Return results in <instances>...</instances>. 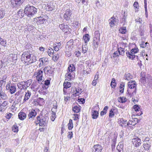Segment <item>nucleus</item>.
Returning <instances> with one entry per match:
<instances>
[{"label": "nucleus", "mask_w": 152, "mask_h": 152, "mask_svg": "<svg viewBox=\"0 0 152 152\" xmlns=\"http://www.w3.org/2000/svg\"><path fill=\"white\" fill-rule=\"evenodd\" d=\"M21 58L22 61L31 64L37 61V57L33 53L29 50L25 51L22 55Z\"/></svg>", "instance_id": "obj_1"}, {"label": "nucleus", "mask_w": 152, "mask_h": 152, "mask_svg": "<svg viewBox=\"0 0 152 152\" xmlns=\"http://www.w3.org/2000/svg\"><path fill=\"white\" fill-rule=\"evenodd\" d=\"M128 86L130 90L128 89L127 95L129 94V96L131 95V96H134L136 93L137 84L136 82L134 80H131L128 82ZM130 96L131 97V96Z\"/></svg>", "instance_id": "obj_2"}, {"label": "nucleus", "mask_w": 152, "mask_h": 152, "mask_svg": "<svg viewBox=\"0 0 152 152\" xmlns=\"http://www.w3.org/2000/svg\"><path fill=\"white\" fill-rule=\"evenodd\" d=\"M37 8L29 5H27L24 10V13L28 17L31 18L37 13Z\"/></svg>", "instance_id": "obj_3"}, {"label": "nucleus", "mask_w": 152, "mask_h": 152, "mask_svg": "<svg viewBox=\"0 0 152 152\" xmlns=\"http://www.w3.org/2000/svg\"><path fill=\"white\" fill-rule=\"evenodd\" d=\"M37 122L36 124H39L40 126H45L46 125L47 120V118L43 116H38L37 117Z\"/></svg>", "instance_id": "obj_4"}, {"label": "nucleus", "mask_w": 152, "mask_h": 152, "mask_svg": "<svg viewBox=\"0 0 152 152\" xmlns=\"http://www.w3.org/2000/svg\"><path fill=\"white\" fill-rule=\"evenodd\" d=\"M139 51V49L137 48H132L130 52L127 51L126 53L127 57L129 58L133 59L135 57V56L134 55L135 53H137Z\"/></svg>", "instance_id": "obj_5"}, {"label": "nucleus", "mask_w": 152, "mask_h": 152, "mask_svg": "<svg viewBox=\"0 0 152 152\" xmlns=\"http://www.w3.org/2000/svg\"><path fill=\"white\" fill-rule=\"evenodd\" d=\"M142 140L144 143L143 144V147L144 150L148 151L150 149L151 146V141L148 137H146L145 139H143Z\"/></svg>", "instance_id": "obj_6"}, {"label": "nucleus", "mask_w": 152, "mask_h": 152, "mask_svg": "<svg viewBox=\"0 0 152 152\" xmlns=\"http://www.w3.org/2000/svg\"><path fill=\"white\" fill-rule=\"evenodd\" d=\"M6 88L7 90H9V91L11 94H13L16 91V86L14 83H8L6 86Z\"/></svg>", "instance_id": "obj_7"}, {"label": "nucleus", "mask_w": 152, "mask_h": 152, "mask_svg": "<svg viewBox=\"0 0 152 152\" xmlns=\"http://www.w3.org/2000/svg\"><path fill=\"white\" fill-rule=\"evenodd\" d=\"M43 71L41 70H38L34 73L33 76L36 77L37 80L39 82L43 80Z\"/></svg>", "instance_id": "obj_8"}, {"label": "nucleus", "mask_w": 152, "mask_h": 152, "mask_svg": "<svg viewBox=\"0 0 152 152\" xmlns=\"http://www.w3.org/2000/svg\"><path fill=\"white\" fill-rule=\"evenodd\" d=\"M132 142L133 144L136 147H139L141 144V139L137 137L132 139Z\"/></svg>", "instance_id": "obj_9"}, {"label": "nucleus", "mask_w": 152, "mask_h": 152, "mask_svg": "<svg viewBox=\"0 0 152 152\" xmlns=\"http://www.w3.org/2000/svg\"><path fill=\"white\" fill-rule=\"evenodd\" d=\"M73 40H70L67 42L66 45V52H69L71 50L73 47Z\"/></svg>", "instance_id": "obj_10"}, {"label": "nucleus", "mask_w": 152, "mask_h": 152, "mask_svg": "<svg viewBox=\"0 0 152 152\" xmlns=\"http://www.w3.org/2000/svg\"><path fill=\"white\" fill-rule=\"evenodd\" d=\"M72 91H73L72 92V94L74 96H77L79 95L82 92V90L81 89H77L76 88H74L72 89Z\"/></svg>", "instance_id": "obj_11"}, {"label": "nucleus", "mask_w": 152, "mask_h": 152, "mask_svg": "<svg viewBox=\"0 0 152 152\" xmlns=\"http://www.w3.org/2000/svg\"><path fill=\"white\" fill-rule=\"evenodd\" d=\"M72 14L71 10L69 9H67L64 13V17L67 20H69L70 18L71 15Z\"/></svg>", "instance_id": "obj_12"}, {"label": "nucleus", "mask_w": 152, "mask_h": 152, "mask_svg": "<svg viewBox=\"0 0 152 152\" xmlns=\"http://www.w3.org/2000/svg\"><path fill=\"white\" fill-rule=\"evenodd\" d=\"M37 113L36 111L34 110H32L30 112L28 115V120H31L37 115Z\"/></svg>", "instance_id": "obj_13"}, {"label": "nucleus", "mask_w": 152, "mask_h": 152, "mask_svg": "<svg viewBox=\"0 0 152 152\" xmlns=\"http://www.w3.org/2000/svg\"><path fill=\"white\" fill-rule=\"evenodd\" d=\"M24 0H11L12 4L14 7H18L23 3Z\"/></svg>", "instance_id": "obj_14"}, {"label": "nucleus", "mask_w": 152, "mask_h": 152, "mask_svg": "<svg viewBox=\"0 0 152 152\" xmlns=\"http://www.w3.org/2000/svg\"><path fill=\"white\" fill-rule=\"evenodd\" d=\"M39 61L40 62L39 64V67H40L41 66L47 64V63L49 61L47 58H40Z\"/></svg>", "instance_id": "obj_15"}, {"label": "nucleus", "mask_w": 152, "mask_h": 152, "mask_svg": "<svg viewBox=\"0 0 152 152\" xmlns=\"http://www.w3.org/2000/svg\"><path fill=\"white\" fill-rule=\"evenodd\" d=\"M118 122L122 127H125L127 126V121L124 120L123 118L118 119Z\"/></svg>", "instance_id": "obj_16"}, {"label": "nucleus", "mask_w": 152, "mask_h": 152, "mask_svg": "<svg viewBox=\"0 0 152 152\" xmlns=\"http://www.w3.org/2000/svg\"><path fill=\"white\" fill-rule=\"evenodd\" d=\"M102 148L101 145L99 144L94 145L92 150L93 152H101Z\"/></svg>", "instance_id": "obj_17"}, {"label": "nucleus", "mask_w": 152, "mask_h": 152, "mask_svg": "<svg viewBox=\"0 0 152 152\" xmlns=\"http://www.w3.org/2000/svg\"><path fill=\"white\" fill-rule=\"evenodd\" d=\"M100 38L99 37H94L93 39V44L94 46V48H97L98 47L99 41Z\"/></svg>", "instance_id": "obj_18"}, {"label": "nucleus", "mask_w": 152, "mask_h": 152, "mask_svg": "<svg viewBox=\"0 0 152 152\" xmlns=\"http://www.w3.org/2000/svg\"><path fill=\"white\" fill-rule=\"evenodd\" d=\"M31 95V92L30 91L28 90L25 92L24 99L23 100V103H24L26 101L28 100L30 98Z\"/></svg>", "instance_id": "obj_19"}, {"label": "nucleus", "mask_w": 152, "mask_h": 152, "mask_svg": "<svg viewBox=\"0 0 152 152\" xmlns=\"http://www.w3.org/2000/svg\"><path fill=\"white\" fill-rule=\"evenodd\" d=\"M60 28L62 30V31L65 33L69 31L70 29L69 28L68 26L67 25H65L64 24H60L59 25Z\"/></svg>", "instance_id": "obj_20"}, {"label": "nucleus", "mask_w": 152, "mask_h": 152, "mask_svg": "<svg viewBox=\"0 0 152 152\" xmlns=\"http://www.w3.org/2000/svg\"><path fill=\"white\" fill-rule=\"evenodd\" d=\"M44 72L45 74H51L52 73V68L50 66H47L45 67L43 69Z\"/></svg>", "instance_id": "obj_21"}, {"label": "nucleus", "mask_w": 152, "mask_h": 152, "mask_svg": "<svg viewBox=\"0 0 152 152\" xmlns=\"http://www.w3.org/2000/svg\"><path fill=\"white\" fill-rule=\"evenodd\" d=\"M8 57V60L10 61H15L17 59V56L15 54H10V55Z\"/></svg>", "instance_id": "obj_22"}, {"label": "nucleus", "mask_w": 152, "mask_h": 152, "mask_svg": "<svg viewBox=\"0 0 152 152\" xmlns=\"http://www.w3.org/2000/svg\"><path fill=\"white\" fill-rule=\"evenodd\" d=\"M5 14V9L3 8H0V20L2 19Z\"/></svg>", "instance_id": "obj_23"}, {"label": "nucleus", "mask_w": 152, "mask_h": 152, "mask_svg": "<svg viewBox=\"0 0 152 152\" xmlns=\"http://www.w3.org/2000/svg\"><path fill=\"white\" fill-rule=\"evenodd\" d=\"M61 44L60 42L56 43L53 45V48L55 51H58L61 47Z\"/></svg>", "instance_id": "obj_24"}, {"label": "nucleus", "mask_w": 152, "mask_h": 152, "mask_svg": "<svg viewBox=\"0 0 152 152\" xmlns=\"http://www.w3.org/2000/svg\"><path fill=\"white\" fill-rule=\"evenodd\" d=\"M92 117L93 119H96L98 116L99 113L96 110H92Z\"/></svg>", "instance_id": "obj_25"}, {"label": "nucleus", "mask_w": 152, "mask_h": 152, "mask_svg": "<svg viewBox=\"0 0 152 152\" xmlns=\"http://www.w3.org/2000/svg\"><path fill=\"white\" fill-rule=\"evenodd\" d=\"M19 118L21 120L24 119L26 117V115L24 112H20L18 114Z\"/></svg>", "instance_id": "obj_26"}, {"label": "nucleus", "mask_w": 152, "mask_h": 152, "mask_svg": "<svg viewBox=\"0 0 152 152\" xmlns=\"http://www.w3.org/2000/svg\"><path fill=\"white\" fill-rule=\"evenodd\" d=\"M109 24L110 25V27H112L116 22L115 19L113 18V17H112L109 20Z\"/></svg>", "instance_id": "obj_27"}, {"label": "nucleus", "mask_w": 152, "mask_h": 152, "mask_svg": "<svg viewBox=\"0 0 152 152\" xmlns=\"http://www.w3.org/2000/svg\"><path fill=\"white\" fill-rule=\"evenodd\" d=\"M125 86V83L123 82H121L120 84L119 88H120V92L121 93L124 92V90Z\"/></svg>", "instance_id": "obj_28"}, {"label": "nucleus", "mask_w": 152, "mask_h": 152, "mask_svg": "<svg viewBox=\"0 0 152 152\" xmlns=\"http://www.w3.org/2000/svg\"><path fill=\"white\" fill-rule=\"evenodd\" d=\"M0 96L1 98L4 100H6L8 98V96L3 91L0 93Z\"/></svg>", "instance_id": "obj_29"}, {"label": "nucleus", "mask_w": 152, "mask_h": 152, "mask_svg": "<svg viewBox=\"0 0 152 152\" xmlns=\"http://www.w3.org/2000/svg\"><path fill=\"white\" fill-rule=\"evenodd\" d=\"M24 81H21L18 83L17 84V86L20 90L25 89L24 86Z\"/></svg>", "instance_id": "obj_30"}, {"label": "nucleus", "mask_w": 152, "mask_h": 152, "mask_svg": "<svg viewBox=\"0 0 152 152\" xmlns=\"http://www.w3.org/2000/svg\"><path fill=\"white\" fill-rule=\"evenodd\" d=\"M133 76L129 73H126L124 76V79L125 80H129L131 79H132Z\"/></svg>", "instance_id": "obj_31"}, {"label": "nucleus", "mask_w": 152, "mask_h": 152, "mask_svg": "<svg viewBox=\"0 0 152 152\" xmlns=\"http://www.w3.org/2000/svg\"><path fill=\"white\" fill-rule=\"evenodd\" d=\"M75 70V68L73 64H70L69 66L68 69V72H73Z\"/></svg>", "instance_id": "obj_32"}, {"label": "nucleus", "mask_w": 152, "mask_h": 152, "mask_svg": "<svg viewBox=\"0 0 152 152\" xmlns=\"http://www.w3.org/2000/svg\"><path fill=\"white\" fill-rule=\"evenodd\" d=\"M46 6H47V7L48 8H47V7L46 8V9H48L49 10H52L54 8L53 6V3L52 2H50L49 4H45Z\"/></svg>", "instance_id": "obj_33"}, {"label": "nucleus", "mask_w": 152, "mask_h": 152, "mask_svg": "<svg viewBox=\"0 0 152 152\" xmlns=\"http://www.w3.org/2000/svg\"><path fill=\"white\" fill-rule=\"evenodd\" d=\"M7 76V75H4L1 78V80L0 81L1 83L2 84H5L6 83V79Z\"/></svg>", "instance_id": "obj_34"}, {"label": "nucleus", "mask_w": 152, "mask_h": 152, "mask_svg": "<svg viewBox=\"0 0 152 152\" xmlns=\"http://www.w3.org/2000/svg\"><path fill=\"white\" fill-rule=\"evenodd\" d=\"M64 88L67 89L71 86V83L68 82H64L63 83Z\"/></svg>", "instance_id": "obj_35"}, {"label": "nucleus", "mask_w": 152, "mask_h": 152, "mask_svg": "<svg viewBox=\"0 0 152 152\" xmlns=\"http://www.w3.org/2000/svg\"><path fill=\"white\" fill-rule=\"evenodd\" d=\"M118 51L119 53V55L123 56L124 54V49L120 47L118 48Z\"/></svg>", "instance_id": "obj_36"}, {"label": "nucleus", "mask_w": 152, "mask_h": 152, "mask_svg": "<svg viewBox=\"0 0 152 152\" xmlns=\"http://www.w3.org/2000/svg\"><path fill=\"white\" fill-rule=\"evenodd\" d=\"M7 101H4L0 105L1 111L3 109H4V107L7 105Z\"/></svg>", "instance_id": "obj_37"}, {"label": "nucleus", "mask_w": 152, "mask_h": 152, "mask_svg": "<svg viewBox=\"0 0 152 152\" xmlns=\"http://www.w3.org/2000/svg\"><path fill=\"white\" fill-rule=\"evenodd\" d=\"M80 107L79 106H75L73 108V110L75 112L78 113L80 111Z\"/></svg>", "instance_id": "obj_38"}, {"label": "nucleus", "mask_w": 152, "mask_h": 152, "mask_svg": "<svg viewBox=\"0 0 152 152\" xmlns=\"http://www.w3.org/2000/svg\"><path fill=\"white\" fill-rule=\"evenodd\" d=\"M68 129L69 130H71L73 128V124L72 120V119H70L69 122L68 124Z\"/></svg>", "instance_id": "obj_39"}, {"label": "nucleus", "mask_w": 152, "mask_h": 152, "mask_svg": "<svg viewBox=\"0 0 152 152\" xmlns=\"http://www.w3.org/2000/svg\"><path fill=\"white\" fill-rule=\"evenodd\" d=\"M67 75H65V81H69L71 79V75L70 72H67V73L66 74Z\"/></svg>", "instance_id": "obj_40"}, {"label": "nucleus", "mask_w": 152, "mask_h": 152, "mask_svg": "<svg viewBox=\"0 0 152 152\" xmlns=\"http://www.w3.org/2000/svg\"><path fill=\"white\" fill-rule=\"evenodd\" d=\"M83 39L85 42V43H86L87 42H88L90 39L89 36L88 34H86L83 37Z\"/></svg>", "instance_id": "obj_41"}, {"label": "nucleus", "mask_w": 152, "mask_h": 152, "mask_svg": "<svg viewBox=\"0 0 152 152\" xmlns=\"http://www.w3.org/2000/svg\"><path fill=\"white\" fill-rule=\"evenodd\" d=\"M48 55L50 56H52L54 53V50L53 48L49 47L48 49Z\"/></svg>", "instance_id": "obj_42"}, {"label": "nucleus", "mask_w": 152, "mask_h": 152, "mask_svg": "<svg viewBox=\"0 0 152 152\" xmlns=\"http://www.w3.org/2000/svg\"><path fill=\"white\" fill-rule=\"evenodd\" d=\"M116 85V83L115 82V80L114 78L112 79V81L110 83V86L112 88H115Z\"/></svg>", "instance_id": "obj_43"}, {"label": "nucleus", "mask_w": 152, "mask_h": 152, "mask_svg": "<svg viewBox=\"0 0 152 152\" xmlns=\"http://www.w3.org/2000/svg\"><path fill=\"white\" fill-rule=\"evenodd\" d=\"M127 100V99L126 98L124 97H120L119 100V102L122 103H125Z\"/></svg>", "instance_id": "obj_44"}, {"label": "nucleus", "mask_w": 152, "mask_h": 152, "mask_svg": "<svg viewBox=\"0 0 152 152\" xmlns=\"http://www.w3.org/2000/svg\"><path fill=\"white\" fill-rule=\"evenodd\" d=\"M59 56L58 54H56V55L53 56L52 58V59L54 61H56L59 58Z\"/></svg>", "instance_id": "obj_45"}, {"label": "nucleus", "mask_w": 152, "mask_h": 152, "mask_svg": "<svg viewBox=\"0 0 152 152\" xmlns=\"http://www.w3.org/2000/svg\"><path fill=\"white\" fill-rule=\"evenodd\" d=\"M119 31L121 34H125L126 32V27H124L121 28L119 30Z\"/></svg>", "instance_id": "obj_46"}, {"label": "nucleus", "mask_w": 152, "mask_h": 152, "mask_svg": "<svg viewBox=\"0 0 152 152\" xmlns=\"http://www.w3.org/2000/svg\"><path fill=\"white\" fill-rule=\"evenodd\" d=\"M86 44L85 45L82 46V52L83 53H85L88 50V48L86 47Z\"/></svg>", "instance_id": "obj_47"}, {"label": "nucleus", "mask_w": 152, "mask_h": 152, "mask_svg": "<svg viewBox=\"0 0 152 152\" xmlns=\"http://www.w3.org/2000/svg\"><path fill=\"white\" fill-rule=\"evenodd\" d=\"M148 44V43L147 42H142V43L140 44V46L141 48H144L146 47L147 44Z\"/></svg>", "instance_id": "obj_48"}, {"label": "nucleus", "mask_w": 152, "mask_h": 152, "mask_svg": "<svg viewBox=\"0 0 152 152\" xmlns=\"http://www.w3.org/2000/svg\"><path fill=\"white\" fill-rule=\"evenodd\" d=\"M51 119L52 121H54L55 118H56V115L55 113H52L51 114Z\"/></svg>", "instance_id": "obj_49"}, {"label": "nucleus", "mask_w": 152, "mask_h": 152, "mask_svg": "<svg viewBox=\"0 0 152 152\" xmlns=\"http://www.w3.org/2000/svg\"><path fill=\"white\" fill-rule=\"evenodd\" d=\"M115 110L114 109H113H113H112L111 110H110L109 114V117L112 118L114 116V114L113 113V110Z\"/></svg>", "instance_id": "obj_50"}, {"label": "nucleus", "mask_w": 152, "mask_h": 152, "mask_svg": "<svg viewBox=\"0 0 152 152\" xmlns=\"http://www.w3.org/2000/svg\"><path fill=\"white\" fill-rule=\"evenodd\" d=\"M55 107H53L51 109V111L52 113L56 114V112L57 111V108L58 106L56 105Z\"/></svg>", "instance_id": "obj_51"}, {"label": "nucleus", "mask_w": 152, "mask_h": 152, "mask_svg": "<svg viewBox=\"0 0 152 152\" xmlns=\"http://www.w3.org/2000/svg\"><path fill=\"white\" fill-rule=\"evenodd\" d=\"M147 81L146 78L144 77H142L140 79V81L143 83H145V82Z\"/></svg>", "instance_id": "obj_52"}, {"label": "nucleus", "mask_w": 152, "mask_h": 152, "mask_svg": "<svg viewBox=\"0 0 152 152\" xmlns=\"http://www.w3.org/2000/svg\"><path fill=\"white\" fill-rule=\"evenodd\" d=\"M133 109L136 112L139 111L140 109L139 107L137 105H135L133 107Z\"/></svg>", "instance_id": "obj_53"}, {"label": "nucleus", "mask_w": 152, "mask_h": 152, "mask_svg": "<svg viewBox=\"0 0 152 152\" xmlns=\"http://www.w3.org/2000/svg\"><path fill=\"white\" fill-rule=\"evenodd\" d=\"M133 5L134 6V7L136 9H138L139 8V7L138 3L137 1H135L134 2Z\"/></svg>", "instance_id": "obj_54"}, {"label": "nucleus", "mask_w": 152, "mask_h": 152, "mask_svg": "<svg viewBox=\"0 0 152 152\" xmlns=\"http://www.w3.org/2000/svg\"><path fill=\"white\" fill-rule=\"evenodd\" d=\"M119 53L118 51L115 52L113 54L112 57L113 58H115L116 57H117L119 56Z\"/></svg>", "instance_id": "obj_55"}, {"label": "nucleus", "mask_w": 152, "mask_h": 152, "mask_svg": "<svg viewBox=\"0 0 152 152\" xmlns=\"http://www.w3.org/2000/svg\"><path fill=\"white\" fill-rule=\"evenodd\" d=\"M12 115V113H9V114H8L6 115V118L7 119H10Z\"/></svg>", "instance_id": "obj_56"}, {"label": "nucleus", "mask_w": 152, "mask_h": 152, "mask_svg": "<svg viewBox=\"0 0 152 152\" xmlns=\"http://www.w3.org/2000/svg\"><path fill=\"white\" fill-rule=\"evenodd\" d=\"M0 44L3 46H6V41L5 40H4V39H3V41H2L0 43Z\"/></svg>", "instance_id": "obj_57"}, {"label": "nucleus", "mask_w": 152, "mask_h": 152, "mask_svg": "<svg viewBox=\"0 0 152 152\" xmlns=\"http://www.w3.org/2000/svg\"><path fill=\"white\" fill-rule=\"evenodd\" d=\"M144 7L145 9V12H148L147 7V2L146 0H144Z\"/></svg>", "instance_id": "obj_58"}, {"label": "nucleus", "mask_w": 152, "mask_h": 152, "mask_svg": "<svg viewBox=\"0 0 152 152\" xmlns=\"http://www.w3.org/2000/svg\"><path fill=\"white\" fill-rule=\"evenodd\" d=\"M25 82H26V84H27L29 87L31 83L32 80H28L27 81Z\"/></svg>", "instance_id": "obj_59"}, {"label": "nucleus", "mask_w": 152, "mask_h": 152, "mask_svg": "<svg viewBox=\"0 0 152 152\" xmlns=\"http://www.w3.org/2000/svg\"><path fill=\"white\" fill-rule=\"evenodd\" d=\"M135 21L136 22L138 23H141L142 20L141 18H139L136 19Z\"/></svg>", "instance_id": "obj_60"}, {"label": "nucleus", "mask_w": 152, "mask_h": 152, "mask_svg": "<svg viewBox=\"0 0 152 152\" xmlns=\"http://www.w3.org/2000/svg\"><path fill=\"white\" fill-rule=\"evenodd\" d=\"M72 132H69L67 137L70 139H71L72 137Z\"/></svg>", "instance_id": "obj_61"}, {"label": "nucleus", "mask_w": 152, "mask_h": 152, "mask_svg": "<svg viewBox=\"0 0 152 152\" xmlns=\"http://www.w3.org/2000/svg\"><path fill=\"white\" fill-rule=\"evenodd\" d=\"M134 123V122L132 121L129 120V121L127 122V126H128L129 124L134 126L135 125V124H132V123Z\"/></svg>", "instance_id": "obj_62"}, {"label": "nucleus", "mask_w": 152, "mask_h": 152, "mask_svg": "<svg viewBox=\"0 0 152 152\" xmlns=\"http://www.w3.org/2000/svg\"><path fill=\"white\" fill-rule=\"evenodd\" d=\"M50 83V80H45V81L44 84L46 86L49 85Z\"/></svg>", "instance_id": "obj_63"}, {"label": "nucleus", "mask_w": 152, "mask_h": 152, "mask_svg": "<svg viewBox=\"0 0 152 152\" xmlns=\"http://www.w3.org/2000/svg\"><path fill=\"white\" fill-rule=\"evenodd\" d=\"M12 80L14 82H16L18 80V79L16 77L12 76Z\"/></svg>", "instance_id": "obj_64"}]
</instances>
